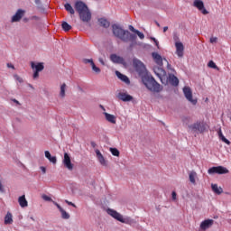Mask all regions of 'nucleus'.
Wrapping results in <instances>:
<instances>
[{
    "mask_svg": "<svg viewBox=\"0 0 231 231\" xmlns=\"http://www.w3.org/2000/svg\"><path fill=\"white\" fill-rule=\"evenodd\" d=\"M152 56L154 62H156L158 66H163V58H162V55H160L158 52H152Z\"/></svg>",
    "mask_w": 231,
    "mask_h": 231,
    "instance_id": "f3484780",
    "label": "nucleus"
},
{
    "mask_svg": "<svg viewBox=\"0 0 231 231\" xmlns=\"http://www.w3.org/2000/svg\"><path fill=\"white\" fill-rule=\"evenodd\" d=\"M173 41H174L175 44L177 42H180V35L177 34V32H173Z\"/></svg>",
    "mask_w": 231,
    "mask_h": 231,
    "instance_id": "e433bc0d",
    "label": "nucleus"
},
{
    "mask_svg": "<svg viewBox=\"0 0 231 231\" xmlns=\"http://www.w3.org/2000/svg\"><path fill=\"white\" fill-rule=\"evenodd\" d=\"M211 188L215 194H221V192H223V189L221 188H218L217 184H212Z\"/></svg>",
    "mask_w": 231,
    "mask_h": 231,
    "instance_id": "2f4dec72",
    "label": "nucleus"
},
{
    "mask_svg": "<svg viewBox=\"0 0 231 231\" xmlns=\"http://www.w3.org/2000/svg\"><path fill=\"white\" fill-rule=\"evenodd\" d=\"M14 102H15L16 104H19V101H17L16 99H14Z\"/></svg>",
    "mask_w": 231,
    "mask_h": 231,
    "instance_id": "4d7b16f0",
    "label": "nucleus"
},
{
    "mask_svg": "<svg viewBox=\"0 0 231 231\" xmlns=\"http://www.w3.org/2000/svg\"><path fill=\"white\" fill-rule=\"evenodd\" d=\"M61 27L64 32H69V30H71V25H69L67 22H63Z\"/></svg>",
    "mask_w": 231,
    "mask_h": 231,
    "instance_id": "72a5a7b5",
    "label": "nucleus"
},
{
    "mask_svg": "<svg viewBox=\"0 0 231 231\" xmlns=\"http://www.w3.org/2000/svg\"><path fill=\"white\" fill-rule=\"evenodd\" d=\"M31 68L32 69H35L34 71H42V69H44V65L42 63H37L35 65L34 62H31Z\"/></svg>",
    "mask_w": 231,
    "mask_h": 231,
    "instance_id": "393cba45",
    "label": "nucleus"
},
{
    "mask_svg": "<svg viewBox=\"0 0 231 231\" xmlns=\"http://www.w3.org/2000/svg\"><path fill=\"white\" fill-rule=\"evenodd\" d=\"M110 60H112V62L115 64H124L125 62L123 57H120L116 54H112L110 56Z\"/></svg>",
    "mask_w": 231,
    "mask_h": 231,
    "instance_id": "a211bd4d",
    "label": "nucleus"
},
{
    "mask_svg": "<svg viewBox=\"0 0 231 231\" xmlns=\"http://www.w3.org/2000/svg\"><path fill=\"white\" fill-rule=\"evenodd\" d=\"M177 194H176V191H172L171 193V199H173V201H176V198H177Z\"/></svg>",
    "mask_w": 231,
    "mask_h": 231,
    "instance_id": "a18cd8bd",
    "label": "nucleus"
},
{
    "mask_svg": "<svg viewBox=\"0 0 231 231\" xmlns=\"http://www.w3.org/2000/svg\"><path fill=\"white\" fill-rule=\"evenodd\" d=\"M217 134L218 138H220L222 142H224V143H226V145H230V142L228 141V139L225 138V135L223 134L221 128H219V130L217 131Z\"/></svg>",
    "mask_w": 231,
    "mask_h": 231,
    "instance_id": "bb28decb",
    "label": "nucleus"
},
{
    "mask_svg": "<svg viewBox=\"0 0 231 231\" xmlns=\"http://www.w3.org/2000/svg\"><path fill=\"white\" fill-rule=\"evenodd\" d=\"M175 48H176V55L180 59H181V57H183V55H184L185 46H183L182 42H177V43H175Z\"/></svg>",
    "mask_w": 231,
    "mask_h": 231,
    "instance_id": "9b49d317",
    "label": "nucleus"
},
{
    "mask_svg": "<svg viewBox=\"0 0 231 231\" xmlns=\"http://www.w3.org/2000/svg\"><path fill=\"white\" fill-rule=\"evenodd\" d=\"M42 198L44 201H53V199H51V197H49L48 195L45 194H43Z\"/></svg>",
    "mask_w": 231,
    "mask_h": 231,
    "instance_id": "58836bf2",
    "label": "nucleus"
},
{
    "mask_svg": "<svg viewBox=\"0 0 231 231\" xmlns=\"http://www.w3.org/2000/svg\"><path fill=\"white\" fill-rule=\"evenodd\" d=\"M208 172V174H228V169L223 166L211 167Z\"/></svg>",
    "mask_w": 231,
    "mask_h": 231,
    "instance_id": "1a4fd4ad",
    "label": "nucleus"
},
{
    "mask_svg": "<svg viewBox=\"0 0 231 231\" xmlns=\"http://www.w3.org/2000/svg\"><path fill=\"white\" fill-rule=\"evenodd\" d=\"M104 116L106 120L108 121L110 124H116V117L114 115L104 112Z\"/></svg>",
    "mask_w": 231,
    "mask_h": 231,
    "instance_id": "b1692460",
    "label": "nucleus"
},
{
    "mask_svg": "<svg viewBox=\"0 0 231 231\" xmlns=\"http://www.w3.org/2000/svg\"><path fill=\"white\" fill-rule=\"evenodd\" d=\"M101 109H103V111H106V108L104 107V106L100 105Z\"/></svg>",
    "mask_w": 231,
    "mask_h": 231,
    "instance_id": "864d4df0",
    "label": "nucleus"
},
{
    "mask_svg": "<svg viewBox=\"0 0 231 231\" xmlns=\"http://www.w3.org/2000/svg\"><path fill=\"white\" fill-rule=\"evenodd\" d=\"M166 82H170L171 86H178L180 84V80L173 74H170L168 78H166Z\"/></svg>",
    "mask_w": 231,
    "mask_h": 231,
    "instance_id": "6ab92c4d",
    "label": "nucleus"
},
{
    "mask_svg": "<svg viewBox=\"0 0 231 231\" xmlns=\"http://www.w3.org/2000/svg\"><path fill=\"white\" fill-rule=\"evenodd\" d=\"M33 79H39V71L34 70Z\"/></svg>",
    "mask_w": 231,
    "mask_h": 231,
    "instance_id": "49530a36",
    "label": "nucleus"
},
{
    "mask_svg": "<svg viewBox=\"0 0 231 231\" xmlns=\"http://www.w3.org/2000/svg\"><path fill=\"white\" fill-rule=\"evenodd\" d=\"M106 214H108V216H111V217H114V219H116V221H119L120 223L129 225V223L131 222V219L129 217H124L122 214L118 213L115 209H106Z\"/></svg>",
    "mask_w": 231,
    "mask_h": 231,
    "instance_id": "7ed1b4c3",
    "label": "nucleus"
},
{
    "mask_svg": "<svg viewBox=\"0 0 231 231\" xmlns=\"http://www.w3.org/2000/svg\"><path fill=\"white\" fill-rule=\"evenodd\" d=\"M74 8L83 23H89V21H91V11H89V7H88L86 3L77 1L74 5Z\"/></svg>",
    "mask_w": 231,
    "mask_h": 231,
    "instance_id": "f257e3e1",
    "label": "nucleus"
},
{
    "mask_svg": "<svg viewBox=\"0 0 231 231\" xmlns=\"http://www.w3.org/2000/svg\"><path fill=\"white\" fill-rule=\"evenodd\" d=\"M98 23H100V26H103V28H109L110 26L109 21H107L106 18L99 19Z\"/></svg>",
    "mask_w": 231,
    "mask_h": 231,
    "instance_id": "c85d7f7f",
    "label": "nucleus"
},
{
    "mask_svg": "<svg viewBox=\"0 0 231 231\" xmlns=\"http://www.w3.org/2000/svg\"><path fill=\"white\" fill-rule=\"evenodd\" d=\"M61 213L62 219H69V213L66 212L64 208L60 211Z\"/></svg>",
    "mask_w": 231,
    "mask_h": 231,
    "instance_id": "f704fd0d",
    "label": "nucleus"
},
{
    "mask_svg": "<svg viewBox=\"0 0 231 231\" xmlns=\"http://www.w3.org/2000/svg\"><path fill=\"white\" fill-rule=\"evenodd\" d=\"M208 68H212L213 69H217V65L212 60H210L208 64Z\"/></svg>",
    "mask_w": 231,
    "mask_h": 231,
    "instance_id": "4c0bfd02",
    "label": "nucleus"
},
{
    "mask_svg": "<svg viewBox=\"0 0 231 231\" xmlns=\"http://www.w3.org/2000/svg\"><path fill=\"white\" fill-rule=\"evenodd\" d=\"M167 30H169L168 26L163 27V33H165V32H167Z\"/></svg>",
    "mask_w": 231,
    "mask_h": 231,
    "instance_id": "603ef678",
    "label": "nucleus"
},
{
    "mask_svg": "<svg viewBox=\"0 0 231 231\" xmlns=\"http://www.w3.org/2000/svg\"><path fill=\"white\" fill-rule=\"evenodd\" d=\"M193 6L198 9L199 12H201L203 15H208V11L205 8V3L202 0H194Z\"/></svg>",
    "mask_w": 231,
    "mask_h": 231,
    "instance_id": "0eeeda50",
    "label": "nucleus"
},
{
    "mask_svg": "<svg viewBox=\"0 0 231 231\" xmlns=\"http://www.w3.org/2000/svg\"><path fill=\"white\" fill-rule=\"evenodd\" d=\"M189 129L191 131V133H205L207 129V125L204 122L198 121L197 123H194L193 125L189 126Z\"/></svg>",
    "mask_w": 231,
    "mask_h": 231,
    "instance_id": "39448f33",
    "label": "nucleus"
},
{
    "mask_svg": "<svg viewBox=\"0 0 231 231\" xmlns=\"http://www.w3.org/2000/svg\"><path fill=\"white\" fill-rule=\"evenodd\" d=\"M0 192H5V187L3 186V182L0 180Z\"/></svg>",
    "mask_w": 231,
    "mask_h": 231,
    "instance_id": "de8ad7c7",
    "label": "nucleus"
},
{
    "mask_svg": "<svg viewBox=\"0 0 231 231\" xmlns=\"http://www.w3.org/2000/svg\"><path fill=\"white\" fill-rule=\"evenodd\" d=\"M99 62H100L103 66L106 65V63L104 62V60H103L102 58H99Z\"/></svg>",
    "mask_w": 231,
    "mask_h": 231,
    "instance_id": "3c124183",
    "label": "nucleus"
},
{
    "mask_svg": "<svg viewBox=\"0 0 231 231\" xmlns=\"http://www.w3.org/2000/svg\"><path fill=\"white\" fill-rule=\"evenodd\" d=\"M92 147H95V143H91Z\"/></svg>",
    "mask_w": 231,
    "mask_h": 231,
    "instance_id": "13d9d810",
    "label": "nucleus"
},
{
    "mask_svg": "<svg viewBox=\"0 0 231 231\" xmlns=\"http://www.w3.org/2000/svg\"><path fill=\"white\" fill-rule=\"evenodd\" d=\"M41 171H42L43 174H46V168L44 166L41 167Z\"/></svg>",
    "mask_w": 231,
    "mask_h": 231,
    "instance_id": "8fccbe9b",
    "label": "nucleus"
},
{
    "mask_svg": "<svg viewBox=\"0 0 231 231\" xmlns=\"http://www.w3.org/2000/svg\"><path fill=\"white\" fill-rule=\"evenodd\" d=\"M134 68L135 71H137L140 77H144L145 73H147V69H145V65L138 59H134L133 60Z\"/></svg>",
    "mask_w": 231,
    "mask_h": 231,
    "instance_id": "20e7f679",
    "label": "nucleus"
},
{
    "mask_svg": "<svg viewBox=\"0 0 231 231\" xmlns=\"http://www.w3.org/2000/svg\"><path fill=\"white\" fill-rule=\"evenodd\" d=\"M63 163L69 171H73V163H71V158L69 157V154L66 152L64 153Z\"/></svg>",
    "mask_w": 231,
    "mask_h": 231,
    "instance_id": "f8f14e48",
    "label": "nucleus"
},
{
    "mask_svg": "<svg viewBox=\"0 0 231 231\" xmlns=\"http://www.w3.org/2000/svg\"><path fill=\"white\" fill-rule=\"evenodd\" d=\"M189 178L191 183H196V178H198V173H196V171H191L189 174Z\"/></svg>",
    "mask_w": 231,
    "mask_h": 231,
    "instance_id": "7c9ffc66",
    "label": "nucleus"
},
{
    "mask_svg": "<svg viewBox=\"0 0 231 231\" xmlns=\"http://www.w3.org/2000/svg\"><path fill=\"white\" fill-rule=\"evenodd\" d=\"M14 223V218H12V213L8 212L5 217V225H12Z\"/></svg>",
    "mask_w": 231,
    "mask_h": 231,
    "instance_id": "cd10ccee",
    "label": "nucleus"
},
{
    "mask_svg": "<svg viewBox=\"0 0 231 231\" xmlns=\"http://www.w3.org/2000/svg\"><path fill=\"white\" fill-rule=\"evenodd\" d=\"M84 64H90L92 70L95 73H100V68L97 67V65H95V62L93 61V60H89V59H84L83 60Z\"/></svg>",
    "mask_w": 231,
    "mask_h": 231,
    "instance_id": "2eb2a0df",
    "label": "nucleus"
},
{
    "mask_svg": "<svg viewBox=\"0 0 231 231\" xmlns=\"http://www.w3.org/2000/svg\"><path fill=\"white\" fill-rule=\"evenodd\" d=\"M210 42H211V44H216V42H217V37H211Z\"/></svg>",
    "mask_w": 231,
    "mask_h": 231,
    "instance_id": "a19ab883",
    "label": "nucleus"
},
{
    "mask_svg": "<svg viewBox=\"0 0 231 231\" xmlns=\"http://www.w3.org/2000/svg\"><path fill=\"white\" fill-rule=\"evenodd\" d=\"M117 97L123 102H131L133 100V96L127 94V92H119Z\"/></svg>",
    "mask_w": 231,
    "mask_h": 231,
    "instance_id": "ddd939ff",
    "label": "nucleus"
},
{
    "mask_svg": "<svg viewBox=\"0 0 231 231\" xmlns=\"http://www.w3.org/2000/svg\"><path fill=\"white\" fill-rule=\"evenodd\" d=\"M19 80H20V82H22V81H23V79H20Z\"/></svg>",
    "mask_w": 231,
    "mask_h": 231,
    "instance_id": "bf43d9fd",
    "label": "nucleus"
},
{
    "mask_svg": "<svg viewBox=\"0 0 231 231\" xmlns=\"http://www.w3.org/2000/svg\"><path fill=\"white\" fill-rule=\"evenodd\" d=\"M129 30H130V32H133L134 33H136V32H138V30L134 29V27H133V25H129Z\"/></svg>",
    "mask_w": 231,
    "mask_h": 231,
    "instance_id": "c03bdc74",
    "label": "nucleus"
},
{
    "mask_svg": "<svg viewBox=\"0 0 231 231\" xmlns=\"http://www.w3.org/2000/svg\"><path fill=\"white\" fill-rule=\"evenodd\" d=\"M110 152H112L113 156H120V152L116 148H110Z\"/></svg>",
    "mask_w": 231,
    "mask_h": 231,
    "instance_id": "c9c22d12",
    "label": "nucleus"
},
{
    "mask_svg": "<svg viewBox=\"0 0 231 231\" xmlns=\"http://www.w3.org/2000/svg\"><path fill=\"white\" fill-rule=\"evenodd\" d=\"M24 15V11L23 9H19L16 14L12 17V23H19L23 16Z\"/></svg>",
    "mask_w": 231,
    "mask_h": 231,
    "instance_id": "dca6fc26",
    "label": "nucleus"
},
{
    "mask_svg": "<svg viewBox=\"0 0 231 231\" xmlns=\"http://www.w3.org/2000/svg\"><path fill=\"white\" fill-rule=\"evenodd\" d=\"M157 26H160V23H157Z\"/></svg>",
    "mask_w": 231,
    "mask_h": 231,
    "instance_id": "052dcab7",
    "label": "nucleus"
},
{
    "mask_svg": "<svg viewBox=\"0 0 231 231\" xmlns=\"http://www.w3.org/2000/svg\"><path fill=\"white\" fill-rule=\"evenodd\" d=\"M65 203H67V205H69L70 207H74V208H77V205H75L73 202H70L69 200H65Z\"/></svg>",
    "mask_w": 231,
    "mask_h": 231,
    "instance_id": "79ce46f5",
    "label": "nucleus"
},
{
    "mask_svg": "<svg viewBox=\"0 0 231 231\" xmlns=\"http://www.w3.org/2000/svg\"><path fill=\"white\" fill-rule=\"evenodd\" d=\"M164 60H166V62H167V60H166V59H164Z\"/></svg>",
    "mask_w": 231,
    "mask_h": 231,
    "instance_id": "680f3d73",
    "label": "nucleus"
},
{
    "mask_svg": "<svg viewBox=\"0 0 231 231\" xmlns=\"http://www.w3.org/2000/svg\"><path fill=\"white\" fill-rule=\"evenodd\" d=\"M18 203L22 208H26V207H28V200H26V196L23 195L19 197Z\"/></svg>",
    "mask_w": 231,
    "mask_h": 231,
    "instance_id": "5701e85b",
    "label": "nucleus"
},
{
    "mask_svg": "<svg viewBox=\"0 0 231 231\" xmlns=\"http://www.w3.org/2000/svg\"><path fill=\"white\" fill-rule=\"evenodd\" d=\"M52 203H53V205H55V207H57V208L60 210H60L63 209L62 207H60V205H59V203H57L55 201H52Z\"/></svg>",
    "mask_w": 231,
    "mask_h": 231,
    "instance_id": "37998d69",
    "label": "nucleus"
},
{
    "mask_svg": "<svg viewBox=\"0 0 231 231\" xmlns=\"http://www.w3.org/2000/svg\"><path fill=\"white\" fill-rule=\"evenodd\" d=\"M212 225H214V220L206 219V220L201 222L200 230H204V231L208 230V228H210V226H212Z\"/></svg>",
    "mask_w": 231,
    "mask_h": 231,
    "instance_id": "4468645a",
    "label": "nucleus"
},
{
    "mask_svg": "<svg viewBox=\"0 0 231 231\" xmlns=\"http://www.w3.org/2000/svg\"><path fill=\"white\" fill-rule=\"evenodd\" d=\"M113 29V33L116 37H118L120 39V37H122V33H124V30L122 28H120L118 25L114 24L112 26Z\"/></svg>",
    "mask_w": 231,
    "mask_h": 231,
    "instance_id": "aec40b11",
    "label": "nucleus"
},
{
    "mask_svg": "<svg viewBox=\"0 0 231 231\" xmlns=\"http://www.w3.org/2000/svg\"><path fill=\"white\" fill-rule=\"evenodd\" d=\"M183 93H184V97H186L187 100H189V102H190L193 106H196V104H198V100L192 98V90L190 89V88L184 87Z\"/></svg>",
    "mask_w": 231,
    "mask_h": 231,
    "instance_id": "9d476101",
    "label": "nucleus"
},
{
    "mask_svg": "<svg viewBox=\"0 0 231 231\" xmlns=\"http://www.w3.org/2000/svg\"><path fill=\"white\" fill-rule=\"evenodd\" d=\"M96 156L101 165H107V162H106L104 155H102V152H100V150H96Z\"/></svg>",
    "mask_w": 231,
    "mask_h": 231,
    "instance_id": "412c9836",
    "label": "nucleus"
},
{
    "mask_svg": "<svg viewBox=\"0 0 231 231\" xmlns=\"http://www.w3.org/2000/svg\"><path fill=\"white\" fill-rule=\"evenodd\" d=\"M7 68H12V69H15V67L12 63H7Z\"/></svg>",
    "mask_w": 231,
    "mask_h": 231,
    "instance_id": "09e8293b",
    "label": "nucleus"
},
{
    "mask_svg": "<svg viewBox=\"0 0 231 231\" xmlns=\"http://www.w3.org/2000/svg\"><path fill=\"white\" fill-rule=\"evenodd\" d=\"M66 88H68V86H66V83H63L60 86V98H64V97H66Z\"/></svg>",
    "mask_w": 231,
    "mask_h": 231,
    "instance_id": "c756f323",
    "label": "nucleus"
},
{
    "mask_svg": "<svg viewBox=\"0 0 231 231\" xmlns=\"http://www.w3.org/2000/svg\"><path fill=\"white\" fill-rule=\"evenodd\" d=\"M135 33H136V35H138L139 38L145 39V35L143 32H141L140 31H136Z\"/></svg>",
    "mask_w": 231,
    "mask_h": 231,
    "instance_id": "ea45409f",
    "label": "nucleus"
},
{
    "mask_svg": "<svg viewBox=\"0 0 231 231\" xmlns=\"http://www.w3.org/2000/svg\"><path fill=\"white\" fill-rule=\"evenodd\" d=\"M153 72L156 77L161 80L162 84H167V72L161 67H155Z\"/></svg>",
    "mask_w": 231,
    "mask_h": 231,
    "instance_id": "423d86ee",
    "label": "nucleus"
},
{
    "mask_svg": "<svg viewBox=\"0 0 231 231\" xmlns=\"http://www.w3.org/2000/svg\"><path fill=\"white\" fill-rule=\"evenodd\" d=\"M116 75L117 79L122 80V82H125V84H130L131 83V81L129 80V78H127V76L120 73V71L116 70Z\"/></svg>",
    "mask_w": 231,
    "mask_h": 231,
    "instance_id": "4be33fe9",
    "label": "nucleus"
},
{
    "mask_svg": "<svg viewBox=\"0 0 231 231\" xmlns=\"http://www.w3.org/2000/svg\"><path fill=\"white\" fill-rule=\"evenodd\" d=\"M142 80L144 86L150 91H154L155 93H160V91H162L160 84L156 82V79H154V78L148 75H144L142 77Z\"/></svg>",
    "mask_w": 231,
    "mask_h": 231,
    "instance_id": "f03ea898",
    "label": "nucleus"
},
{
    "mask_svg": "<svg viewBox=\"0 0 231 231\" xmlns=\"http://www.w3.org/2000/svg\"><path fill=\"white\" fill-rule=\"evenodd\" d=\"M65 10H67L71 15L75 14V9H73V6H71L69 4L65 5Z\"/></svg>",
    "mask_w": 231,
    "mask_h": 231,
    "instance_id": "473e14b6",
    "label": "nucleus"
},
{
    "mask_svg": "<svg viewBox=\"0 0 231 231\" xmlns=\"http://www.w3.org/2000/svg\"><path fill=\"white\" fill-rule=\"evenodd\" d=\"M45 158H47V160H49V162H51V163H57V157L53 156L51 157V153H50V152L45 151Z\"/></svg>",
    "mask_w": 231,
    "mask_h": 231,
    "instance_id": "a878e982",
    "label": "nucleus"
},
{
    "mask_svg": "<svg viewBox=\"0 0 231 231\" xmlns=\"http://www.w3.org/2000/svg\"><path fill=\"white\" fill-rule=\"evenodd\" d=\"M119 39H121V41H124V42H129V41L134 42V41H136V35L129 32V31H123V33L121 34Z\"/></svg>",
    "mask_w": 231,
    "mask_h": 231,
    "instance_id": "6e6552de",
    "label": "nucleus"
},
{
    "mask_svg": "<svg viewBox=\"0 0 231 231\" xmlns=\"http://www.w3.org/2000/svg\"><path fill=\"white\" fill-rule=\"evenodd\" d=\"M133 46H134V43L130 44V49L133 48Z\"/></svg>",
    "mask_w": 231,
    "mask_h": 231,
    "instance_id": "5fc2aeb1",
    "label": "nucleus"
},
{
    "mask_svg": "<svg viewBox=\"0 0 231 231\" xmlns=\"http://www.w3.org/2000/svg\"><path fill=\"white\" fill-rule=\"evenodd\" d=\"M14 102H15L16 104H19V101H17L16 99H14Z\"/></svg>",
    "mask_w": 231,
    "mask_h": 231,
    "instance_id": "6e6d98bb",
    "label": "nucleus"
}]
</instances>
